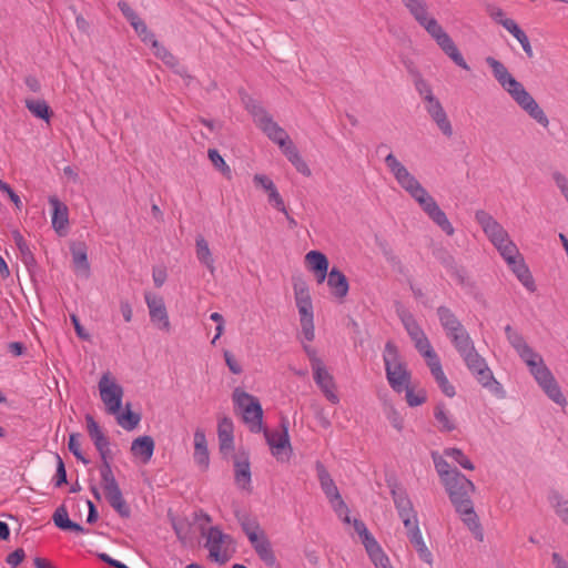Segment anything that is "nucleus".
<instances>
[{"mask_svg": "<svg viewBox=\"0 0 568 568\" xmlns=\"http://www.w3.org/2000/svg\"><path fill=\"white\" fill-rule=\"evenodd\" d=\"M144 42H150L153 50V54L160 59L165 65L175 68L179 62L176 58L160 42L153 32L148 31L144 26Z\"/></svg>", "mask_w": 568, "mask_h": 568, "instance_id": "4be33fe9", "label": "nucleus"}, {"mask_svg": "<svg viewBox=\"0 0 568 568\" xmlns=\"http://www.w3.org/2000/svg\"><path fill=\"white\" fill-rule=\"evenodd\" d=\"M0 190L8 195V197L11 200V202L14 204V206L18 210H21L22 202L18 194L14 193V191L10 187L9 184L0 180Z\"/></svg>", "mask_w": 568, "mask_h": 568, "instance_id": "69168bd1", "label": "nucleus"}, {"mask_svg": "<svg viewBox=\"0 0 568 568\" xmlns=\"http://www.w3.org/2000/svg\"><path fill=\"white\" fill-rule=\"evenodd\" d=\"M52 519L54 525L62 530H74L77 532L84 531L82 526L70 520L67 508L64 506H60L55 509Z\"/></svg>", "mask_w": 568, "mask_h": 568, "instance_id": "72a5a7b5", "label": "nucleus"}, {"mask_svg": "<svg viewBox=\"0 0 568 568\" xmlns=\"http://www.w3.org/2000/svg\"><path fill=\"white\" fill-rule=\"evenodd\" d=\"M105 498L110 503V505L121 515L128 516L129 508L122 498V494L118 485L112 487H106L103 489Z\"/></svg>", "mask_w": 568, "mask_h": 568, "instance_id": "f704fd0d", "label": "nucleus"}, {"mask_svg": "<svg viewBox=\"0 0 568 568\" xmlns=\"http://www.w3.org/2000/svg\"><path fill=\"white\" fill-rule=\"evenodd\" d=\"M390 494L404 526H410L413 521L418 520L413 503L404 489L393 488Z\"/></svg>", "mask_w": 568, "mask_h": 568, "instance_id": "a211bd4d", "label": "nucleus"}, {"mask_svg": "<svg viewBox=\"0 0 568 568\" xmlns=\"http://www.w3.org/2000/svg\"><path fill=\"white\" fill-rule=\"evenodd\" d=\"M267 200H268V203L272 206H274L277 211L283 212L287 216V219L290 220L291 223L295 224V221L288 216L284 201L276 187H274L273 191L267 192Z\"/></svg>", "mask_w": 568, "mask_h": 568, "instance_id": "09e8293b", "label": "nucleus"}, {"mask_svg": "<svg viewBox=\"0 0 568 568\" xmlns=\"http://www.w3.org/2000/svg\"><path fill=\"white\" fill-rule=\"evenodd\" d=\"M49 204L52 209L51 223L52 227L60 235L65 234L69 226V210L57 196L49 197Z\"/></svg>", "mask_w": 568, "mask_h": 568, "instance_id": "6ab92c4d", "label": "nucleus"}, {"mask_svg": "<svg viewBox=\"0 0 568 568\" xmlns=\"http://www.w3.org/2000/svg\"><path fill=\"white\" fill-rule=\"evenodd\" d=\"M257 126L278 146H283L284 142L290 138L286 131L273 120L272 115L263 120Z\"/></svg>", "mask_w": 568, "mask_h": 568, "instance_id": "bb28decb", "label": "nucleus"}, {"mask_svg": "<svg viewBox=\"0 0 568 568\" xmlns=\"http://www.w3.org/2000/svg\"><path fill=\"white\" fill-rule=\"evenodd\" d=\"M397 314L413 342L426 336L410 312L400 306L397 308Z\"/></svg>", "mask_w": 568, "mask_h": 568, "instance_id": "c85d7f7f", "label": "nucleus"}, {"mask_svg": "<svg viewBox=\"0 0 568 568\" xmlns=\"http://www.w3.org/2000/svg\"><path fill=\"white\" fill-rule=\"evenodd\" d=\"M305 258L310 268L315 272L317 282H324L328 268V261L326 256L318 251H308Z\"/></svg>", "mask_w": 568, "mask_h": 568, "instance_id": "cd10ccee", "label": "nucleus"}, {"mask_svg": "<svg viewBox=\"0 0 568 568\" xmlns=\"http://www.w3.org/2000/svg\"><path fill=\"white\" fill-rule=\"evenodd\" d=\"M241 526L260 559L268 567L275 566L276 557L265 531L260 525L256 521L246 520Z\"/></svg>", "mask_w": 568, "mask_h": 568, "instance_id": "0eeeda50", "label": "nucleus"}, {"mask_svg": "<svg viewBox=\"0 0 568 568\" xmlns=\"http://www.w3.org/2000/svg\"><path fill=\"white\" fill-rule=\"evenodd\" d=\"M408 194L419 204L422 210L429 206L435 202V199L427 192V190L419 183Z\"/></svg>", "mask_w": 568, "mask_h": 568, "instance_id": "79ce46f5", "label": "nucleus"}, {"mask_svg": "<svg viewBox=\"0 0 568 568\" xmlns=\"http://www.w3.org/2000/svg\"><path fill=\"white\" fill-rule=\"evenodd\" d=\"M486 13L498 24L503 26L505 28V23L507 22H514L515 20L513 19H509V18H506L505 17V12L503 11L501 8L493 4V3H488L486 4Z\"/></svg>", "mask_w": 568, "mask_h": 568, "instance_id": "de8ad7c7", "label": "nucleus"}, {"mask_svg": "<svg viewBox=\"0 0 568 568\" xmlns=\"http://www.w3.org/2000/svg\"><path fill=\"white\" fill-rule=\"evenodd\" d=\"M201 535L205 538L204 547L209 550L210 558L219 564H225L230 559L225 546L231 542V537L216 526L206 529L203 525Z\"/></svg>", "mask_w": 568, "mask_h": 568, "instance_id": "6e6552de", "label": "nucleus"}, {"mask_svg": "<svg viewBox=\"0 0 568 568\" xmlns=\"http://www.w3.org/2000/svg\"><path fill=\"white\" fill-rule=\"evenodd\" d=\"M317 478L321 484V488L323 493L325 494L326 498L332 504V507L334 510L341 516L343 513H345V517L343 520L347 524L351 523V518L348 515V508L343 500L337 486L335 485L333 478L331 477L329 473L327 471L326 467L321 463L316 462L315 464Z\"/></svg>", "mask_w": 568, "mask_h": 568, "instance_id": "9b49d317", "label": "nucleus"}, {"mask_svg": "<svg viewBox=\"0 0 568 568\" xmlns=\"http://www.w3.org/2000/svg\"><path fill=\"white\" fill-rule=\"evenodd\" d=\"M405 8L414 19L423 27L427 33L436 41L438 47L447 54L455 64L464 70H469V65L459 52L453 39L443 29L438 21L428 16V6L425 0H402Z\"/></svg>", "mask_w": 568, "mask_h": 568, "instance_id": "20e7f679", "label": "nucleus"}, {"mask_svg": "<svg viewBox=\"0 0 568 568\" xmlns=\"http://www.w3.org/2000/svg\"><path fill=\"white\" fill-rule=\"evenodd\" d=\"M486 63L491 69L494 78L499 85L513 98V100L537 123L547 128L549 120L532 95L517 81L508 69L499 60L487 57Z\"/></svg>", "mask_w": 568, "mask_h": 568, "instance_id": "f03ea898", "label": "nucleus"}, {"mask_svg": "<svg viewBox=\"0 0 568 568\" xmlns=\"http://www.w3.org/2000/svg\"><path fill=\"white\" fill-rule=\"evenodd\" d=\"M313 377L316 385L320 387L324 396L332 404H337L339 402V397L336 394V385L334 377L327 371L325 364L316 366L312 368Z\"/></svg>", "mask_w": 568, "mask_h": 568, "instance_id": "f3484780", "label": "nucleus"}, {"mask_svg": "<svg viewBox=\"0 0 568 568\" xmlns=\"http://www.w3.org/2000/svg\"><path fill=\"white\" fill-rule=\"evenodd\" d=\"M234 479L242 489L251 487V467L250 458L246 453H239L234 458Z\"/></svg>", "mask_w": 568, "mask_h": 568, "instance_id": "412c9836", "label": "nucleus"}, {"mask_svg": "<svg viewBox=\"0 0 568 568\" xmlns=\"http://www.w3.org/2000/svg\"><path fill=\"white\" fill-rule=\"evenodd\" d=\"M467 368L475 376L476 381L486 389H488L497 398H505L506 390L503 385L494 377L491 369L488 367L481 355L475 356L466 363Z\"/></svg>", "mask_w": 568, "mask_h": 568, "instance_id": "1a4fd4ad", "label": "nucleus"}, {"mask_svg": "<svg viewBox=\"0 0 568 568\" xmlns=\"http://www.w3.org/2000/svg\"><path fill=\"white\" fill-rule=\"evenodd\" d=\"M172 528L180 541L185 544L190 538L191 524L184 517L173 516L169 513Z\"/></svg>", "mask_w": 568, "mask_h": 568, "instance_id": "c9c22d12", "label": "nucleus"}, {"mask_svg": "<svg viewBox=\"0 0 568 568\" xmlns=\"http://www.w3.org/2000/svg\"><path fill=\"white\" fill-rule=\"evenodd\" d=\"M413 343L415 348L424 358L430 353L435 352L427 336L422 337Z\"/></svg>", "mask_w": 568, "mask_h": 568, "instance_id": "e2e57ef3", "label": "nucleus"}, {"mask_svg": "<svg viewBox=\"0 0 568 568\" xmlns=\"http://www.w3.org/2000/svg\"><path fill=\"white\" fill-rule=\"evenodd\" d=\"M234 426L231 418L224 416L219 419L217 436L220 443V450L222 454H227L234 449Z\"/></svg>", "mask_w": 568, "mask_h": 568, "instance_id": "5701e85b", "label": "nucleus"}, {"mask_svg": "<svg viewBox=\"0 0 568 568\" xmlns=\"http://www.w3.org/2000/svg\"><path fill=\"white\" fill-rule=\"evenodd\" d=\"M327 285L332 288L333 294L336 297H344L347 295L348 292V282L346 276L337 271L336 268H333L327 275Z\"/></svg>", "mask_w": 568, "mask_h": 568, "instance_id": "2f4dec72", "label": "nucleus"}, {"mask_svg": "<svg viewBox=\"0 0 568 568\" xmlns=\"http://www.w3.org/2000/svg\"><path fill=\"white\" fill-rule=\"evenodd\" d=\"M549 501L555 509L556 515L568 525V500L560 494L554 493L549 497Z\"/></svg>", "mask_w": 568, "mask_h": 568, "instance_id": "a19ab883", "label": "nucleus"}, {"mask_svg": "<svg viewBox=\"0 0 568 568\" xmlns=\"http://www.w3.org/2000/svg\"><path fill=\"white\" fill-rule=\"evenodd\" d=\"M99 394L105 410L110 415H115L122 407L123 388L116 379L110 374L105 373L98 384Z\"/></svg>", "mask_w": 568, "mask_h": 568, "instance_id": "f8f14e48", "label": "nucleus"}, {"mask_svg": "<svg viewBox=\"0 0 568 568\" xmlns=\"http://www.w3.org/2000/svg\"><path fill=\"white\" fill-rule=\"evenodd\" d=\"M552 179L556 185L561 191L565 199L568 201V179L560 172L556 171L552 173Z\"/></svg>", "mask_w": 568, "mask_h": 568, "instance_id": "338daca9", "label": "nucleus"}, {"mask_svg": "<svg viewBox=\"0 0 568 568\" xmlns=\"http://www.w3.org/2000/svg\"><path fill=\"white\" fill-rule=\"evenodd\" d=\"M353 526H354L355 531L358 534V536L362 540V544L364 546L372 544L374 540H376L375 537L368 531L364 521H362L359 519H355L353 523Z\"/></svg>", "mask_w": 568, "mask_h": 568, "instance_id": "603ef678", "label": "nucleus"}, {"mask_svg": "<svg viewBox=\"0 0 568 568\" xmlns=\"http://www.w3.org/2000/svg\"><path fill=\"white\" fill-rule=\"evenodd\" d=\"M195 464L201 470H206L210 465V456L207 450V442L204 430L196 429L194 432V454Z\"/></svg>", "mask_w": 568, "mask_h": 568, "instance_id": "b1692460", "label": "nucleus"}, {"mask_svg": "<svg viewBox=\"0 0 568 568\" xmlns=\"http://www.w3.org/2000/svg\"><path fill=\"white\" fill-rule=\"evenodd\" d=\"M144 300L148 305L151 325L156 331L169 334L172 329V326L164 300L156 295H144Z\"/></svg>", "mask_w": 568, "mask_h": 568, "instance_id": "4468645a", "label": "nucleus"}, {"mask_svg": "<svg viewBox=\"0 0 568 568\" xmlns=\"http://www.w3.org/2000/svg\"><path fill=\"white\" fill-rule=\"evenodd\" d=\"M426 110L442 133L450 138L453 135V126L439 100L434 98L428 101Z\"/></svg>", "mask_w": 568, "mask_h": 568, "instance_id": "aec40b11", "label": "nucleus"}, {"mask_svg": "<svg viewBox=\"0 0 568 568\" xmlns=\"http://www.w3.org/2000/svg\"><path fill=\"white\" fill-rule=\"evenodd\" d=\"M69 450L75 456V458L83 464H88L89 460L85 459L81 452V443H80V435L79 434H71L69 437L68 443Z\"/></svg>", "mask_w": 568, "mask_h": 568, "instance_id": "8fccbe9b", "label": "nucleus"}, {"mask_svg": "<svg viewBox=\"0 0 568 568\" xmlns=\"http://www.w3.org/2000/svg\"><path fill=\"white\" fill-rule=\"evenodd\" d=\"M72 263L73 270L77 275L82 277H88L90 273V264L88 262V256L84 251H73L72 252Z\"/></svg>", "mask_w": 568, "mask_h": 568, "instance_id": "ea45409f", "label": "nucleus"}, {"mask_svg": "<svg viewBox=\"0 0 568 568\" xmlns=\"http://www.w3.org/2000/svg\"><path fill=\"white\" fill-rule=\"evenodd\" d=\"M288 419L282 418L281 430H264L265 439L271 448L272 455L280 462L288 460L292 453L288 435Z\"/></svg>", "mask_w": 568, "mask_h": 568, "instance_id": "ddd939ff", "label": "nucleus"}, {"mask_svg": "<svg viewBox=\"0 0 568 568\" xmlns=\"http://www.w3.org/2000/svg\"><path fill=\"white\" fill-rule=\"evenodd\" d=\"M387 419L392 424L394 428L398 432H402L404 428V419L402 415L394 408H390L387 413Z\"/></svg>", "mask_w": 568, "mask_h": 568, "instance_id": "774afa93", "label": "nucleus"}, {"mask_svg": "<svg viewBox=\"0 0 568 568\" xmlns=\"http://www.w3.org/2000/svg\"><path fill=\"white\" fill-rule=\"evenodd\" d=\"M505 334L507 341L516 351L520 359L527 365L530 374L544 393L557 405L565 407L567 399L561 392L554 374L545 364L540 354L535 352L525 341L524 336L510 325H506Z\"/></svg>", "mask_w": 568, "mask_h": 568, "instance_id": "f257e3e1", "label": "nucleus"}, {"mask_svg": "<svg viewBox=\"0 0 568 568\" xmlns=\"http://www.w3.org/2000/svg\"><path fill=\"white\" fill-rule=\"evenodd\" d=\"M85 422H87V429H88L89 436L91 437V439L93 442L104 435L102 429L100 428V426L98 425V423L94 420V418L91 415L85 416Z\"/></svg>", "mask_w": 568, "mask_h": 568, "instance_id": "bf43d9fd", "label": "nucleus"}, {"mask_svg": "<svg viewBox=\"0 0 568 568\" xmlns=\"http://www.w3.org/2000/svg\"><path fill=\"white\" fill-rule=\"evenodd\" d=\"M103 462H104V464L101 467V477H102V487L104 489L106 487H112V486H115L118 484H116V481L114 479V476L112 474L111 467L108 464L106 459L103 460Z\"/></svg>", "mask_w": 568, "mask_h": 568, "instance_id": "13d9d810", "label": "nucleus"}, {"mask_svg": "<svg viewBox=\"0 0 568 568\" xmlns=\"http://www.w3.org/2000/svg\"><path fill=\"white\" fill-rule=\"evenodd\" d=\"M404 390L406 393L407 404L410 407L419 406L426 402L427 397L425 390H418L417 393H415L413 388L409 387V385L407 386V388H404Z\"/></svg>", "mask_w": 568, "mask_h": 568, "instance_id": "3c124183", "label": "nucleus"}, {"mask_svg": "<svg viewBox=\"0 0 568 568\" xmlns=\"http://www.w3.org/2000/svg\"><path fill=\"white\" fill-rule=\"evenodd\" d=\"M242 100L245 109L254 118L256 125H260L263 120L270 116L268 112L252 97L245 95Z\"/></svg>", "mask_w": 568, "mask_h": 568, "instance_id": "4c0bfd02", "label": "nucleus"}, {"mask_svg": "<svg viewBox=\"0 0 568 568\" xmlns=\"http://www.w3.org/2000/svg\"><path fill=\"white\" fill-rule=\"evenodd\" d=\"M121 12L124 14V17L130 21L131 26L134 28L136 32H139V17L138 14L132 10L130 4L126 1H120L118 3Z\"/></svg>", "mask_w": 568, "mask_h": 568, "instance_id": "864d4df0", "label": "nucleus"}, {"mask_svg": "<svg viewBox=\"0 0 568 568\" xmlns=\"http://www.w3.org/2000/svg\"><path fill=\"white\" fill-rule=\"evenodd\" d=\"M295 302L296 304L311 303L312 298L308 288L304 283L294 284Z\"/></svg>", "mask_w": 568, "mask_h": 568, "instance_id": "4d7b16f0", "label": "nucleus"}, {"mask_svg": "<svg viewBox=\"0 0 568 568\" xmlns=\"http://www.w3.org/2000/svg\"><path fill=\"white\" fill-rule=\"evenodd\" d=\"M505 29L513 34V37L521 44L525 40H527V34L516 21L505 23Z\"/></svg>", "mask_w": 568, "mask_h": 568, "instance_id": "680f3d73", "label": "nucleus"}, {"mask_svg": "<svg viewBox=\"0 0 568 568\" xmlns=\"http://www.w3.org/2000/svg\"><path fill=\"white\" fill-rule=\"evenodd\" d=\"M27 109L39 119L44 120L45 122L50 121L51 111L48 103L41 99H27L26 100Z\"/></svg>", "mask_w": 568, "mask_h": 568, "instance_id": "e433bc0d", "label": "nucleus"}, {"mask_svg": "<svg viewBox=\"0 0 568 568\" xmlns=\"http://www.w3.org/2000/svg\"><path fill=\"white\" fill-rule=\"evenodd\" d=\"M437 316L445 332L460 323L456 315L446 306L437 308Z\"/></svg>", "mask_w": 568, "mask_h": 568, "instance_id": "37998d69", "label": "nucleus"}, {"mask_svg": "<svg viewBox=\"0 0 568 568\" xmlns=\"http://www.w3.org/2000/svg\"><path fill=\"white\" fill-rule=\"evenodd\" d=\"M207 155L212 164L216 170H219L227 180L232 179V170L226 164L222 155L219 153L216 149H210L207 151Z\"/></svg>", "mask_w": 568, "mask_h": 568, "instance_id": "c03bdc74", "label": "nucleus"}, {"mask_svg": "<svg viewBox=\"0 0 568 568\" xmlns=\"http://www.w3.org/2000/svg\"><path fill=\"white\" fill-rule=\"evenodd\" d=\"M383 361L386 378L392 389L396 393L404 392V388L410 384L412 374L400 357L397 346L390 341L385 344Z\"/></svg>", "mask_w": 568, "mask_h": 568, "instance_id": "39448f33", "label": "nucleus"}, {"mask_svg": "<svg viewBox=\"0 0 568 568\" xmlns=\"http://www.w3.org/2000/svg\"><path fill=\"white\" fill-rule=\"evenodd\" d=\"M406 529L407 537L413 546L422 542L423 536L418 526V520L413 521L410 526H404Z\"/></svg>", "mask_w": 568, "mask_h": 568, "instance_id": "6e6d98bb", "label": "nucleus"}, {"mask_svg": "<svg viewBox=\"0 0 568 568\" xmlns=\"http://www.w3.org/2000/svg\"><path fill=\"white\" fill-rule=\"evenodd\" d=\"M424 212L435 224L442 229V231H444L447 235H453L454 227L447 219L446 213L438 206L436 201L429 206L425 207Z\"/></svg>", "mask_w": 568, "mask_h": 568, "instance_id": "7c9ffc66", "label": "nucleus"}, {"mask_svg": "<svg viewBox=\"0 0 568 568\" xmlns=\"http://www.w3.org/2000/svg\"><path fill=\"white\" fill-rule=\"evenodd\" d=\"M444 456L453 458L456 463H458L464 469L474 470L475 466L470 462V459L459 449V448H446L444 449Z\"/></svg>", "mask_w": 568, "mask_h": 568, "instance_id": "49530a36", "label": "nucleus"}, {"mask_svg": "<svg viewBox=\"0 0 568 568\" xmlns=\"http://www.w3.org/2000/svg\"><path fill=\"white\" fill-rule=\"evenodd\" d=\"M475 220L495 248H516V245L509 240L507 231L488 212L484 210L476 211Z\"/></svg>", "mask_w": 568, "mask_h": 568, "instance_id": "9d476101", "label": "nucleus"}, {"mask_svg": "<svg viewBox=\"0 0 568 568\" xmlns=\"http://www.w3.org/2000/svg\"><path fill=\"white\" fill-rule=\"evenodd\" d=\"M434 417L437 422V427L442 433H450L456 429V420L444 403H438L434 408Z\"/></svg>", "mask_w": 568, "mask_h": 568, "instance_id": "c756f323", "label": "nucleus"}, {"mask_svg": "<svg viewBox=\"0 0 568 568\" xmlns=\"http://www.w3.org/2000/svg\"><path fill=\"white\" fill-rule=\"evenodd\" d=\"M503 258L515 273L519 282L530 292L536 291L535 281L519 251H500Z\"/></svg>", "mask_w": 568, "mask_h": 568, "instance_id": "2eb2a0df", "label": "nucleus"}, {"mask_svg": "<svg viewBox=\"0 0 568 568\" xmlns=\"http://www.w3.org/2000/svg\"><path fill=\"white\" fill-rule=\"evenodd\" d=\"M443 485L456 511L460 515L463 523L477 540L483 541V528L470 498V495L476 489L474 483L459 471L455 474V476L446 479Z\"/></svg>", "mask_w": 568, "mask_h": 568, "instance_id": "7ed1b4c3", "label": "nucleus"}, {"mask_svg": "<svg viewBox=\"0 0 568 568\" xmlns=\"http://www.w3.org/2000/svg\"><path fill=\"white\" fill-rule=\"evenodd\" d=\"M364 547L375 568H393L388 556L384 552L377 540Z\"/></svg>", "mask_w": 568, "mask_h": 568, "instance_id": "473e14b6", "label": "nucleus"}, {"mask_svg": "<svg viewBox=\"0 0 568 568\" xmlns=\"http://www.w3.org/2000/svg\"><path fill=\"white\" fill-rule=\"evenodd\" d=\"M233 403L241 410L244 423L253 433H260L263 429V409L256 397L236 387L233 390Z\"/></svg>", "mask_w": 568, "mask_h": 568, "instance_id": "423d86ee", "label": "nucleus"}, {"mask_svg": "<svg viewBox=\"0 0 568 568\" xmlns=\"http://www.w3.org/2000/svg\"><path fill=\"white\" fill-rule=\"evenodd\" d=\"M253 183L256 187H262L266 193L276 187L274 182L265 174H255L253 176Z\"/></svg>", "mask_w": 568, "mask_h": 568, "instance_id": "052dcab7", "label": "nucleus"}, {"mask_svg": "<svg viewBox=\"0 0 568 568\" xmlns=\"http://www.w3.org/2000/svg\"><path fill=\"white\" fill-rule=\"evenodd\" d=\"M415 88L418 91V93L423 95L425 102H428L432 99L436 98L433 94L430 85L420 75H418L415 80Z\"/></svg>", "mask_w": 568, "mask_h": 568, "instance_id": "5fc2aeb1", "label": "nucleus"}, {"mask_svg": "<svg viewBox=\"0 0 568 568\" xmlns=\"http://www.w3.org/2000/svg\"><path fill=\"white\" fill-rule=\"evenodd\" d=\"M450 342L460 357L464 359L465 364L473 359L475 356L479 355L467 331L460 335L454 336Z\"/></svg>", "mask_w": 568, "mask_h": 568, "instance_id": "a878e982", "label": "nucleus"}, {"mask_svg": "<svg viewBox=\"0 0 568 568\" xmlns=\"http://www.w3.org/2000/svg\"><path fill=\"white\" fill-rule=\"evenodd\" d=\"M166 277H168V273H166L165 266L158 265V266L153 267L152 278H153L154 285L156 287H161L165 283Z\"/></svg>", "mask_w": 568, "mask_h": 568, "instance_id": "0e129e2a", "label": "nucleus"}, {"mask_svg": "<svg viewBox=\"0 0 568 568\" xmlns=\"http://www.w3.org/2000/svg\"><path fill=\"white\" fill-rule=\"evenodd\" d=\"M432 458L442 483L459 473L457 469H452L447 460L438 453H432Z\"/></svg>", "mask_w": 568, "mask_h": 568, "instance_id": "58836bf2", "label": "nucleus"}, {"mask_svg": "<svg viewBox=\"0 0 568 568\" xmlns=\"http://www.w3.org/2000/svg\"><path fill=\"white\" fill-rule=\"evenodd\" d=\"M114 416H116L118 424L123 427L124 429H133L138 426L140 422V417L138 414H134L130 410L129 406H126L125 412L118 413Z\"/></svg>", "mask_w": 568, "mask_h": 568, "instance_id": "a18cd8bd", "label": "nucleus"}, {"mask_svg": "<svg viewBox=\"0 0 568 568\" xmlns=\"http://www.w3.org/2000/svg\"><path fill=\"white\" fill-rule=\"evenodd\" d=\"M300 321L302 326V334L308 343H311L315 338L314 332V315H313V305L311 303L296 304Z\"/></svg>", "mask_w": 568, "mask_h": 568, "instance_id": "393cba45", "label": "nucleus"}, {"mask_svg": "<svg viewBox=\"0 0 568 568\" xmlns=\"http://www.w3.org/2000/svg\"><path fill=\"white\" fill-rule=\"evenodd\" d=\"M385 164L393 173L397 183L408 193L416 185L419 184L418 180L402 164L397 158L389 153L385 156Z\"/></svg>", "mask_w": 568, "mask_h": 568, "instance_id": "dca6fc26", "label": "nucleus"}]
</instances>
